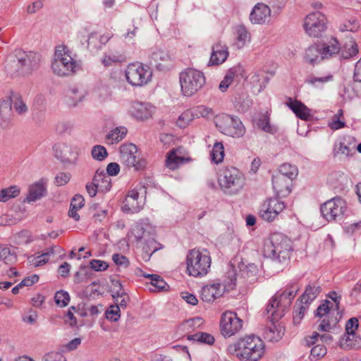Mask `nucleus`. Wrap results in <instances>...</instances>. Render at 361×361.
Listing matches in <instances>:
<instances>
[{
  "label": "nucleus",
  "mask_w": 361,
  "mask_h": 361,
  "mask_svg": "<svg viewBox=\"0 0 361 361\" xmlns=\"http://www.w3.org/2000/svg\"><path fill=\"white\" fill-rule=\"evenodd\" d=\"M144 202L139 200V192L135 188L130 190L126 195L122 206V210L125 212L137 213L143 207Z\"/></svg>",
  "instance_id": "5701e85b"
},
{
  "label": "nucleus",
  "mask_w": 361,
  "mask_h": 361,
  "mask_svg": "<svg viewBox=\"0 0 361 361\" xmlns=\"http://www.w3.org/2000/svg\"><path fill=\"white\" fill-rule=\"evenodd\" d=\"M358 51V46L356 42L351 39L343 47H341V57L343 59H348L355 56Z\"/></svg>",
  "instance_id": "c9c22d12"
},
{
  "label": "nucleus",
  "mask_w": 361,
  "mask_h": 361,
  "mask_svg": "<svg viewBox=\"0 0 361 361\" xmlns=\"http://www.w3.org/2000/svg\"><path fill=\"white\" fill-rule=\"evenodd\" d=\"M320 210L328 221H339L347 211V202L340 197H335L322 204Z\"/></svg>",
  "instance_id": "ddd939ff"
},
{
  "label": "nucleus",
  "mask_w": 361,
  "mask_h": 361,
  "mask_svg": "<svg viewBox=\"0 0 361 361\" xmlns=\"http://www.w3.org/2000/svg\"><path fill=\"white\" fill-rule=\"evenodd\" d=\"M87 91L77 85H69L64 92L63 102L69 107H75L87 96Z\"/></svg>",
  "instance_id": "6ab92c4d"
},
{
  "label": "nucleus",
  "mask_w": 361,
  "mask_h": 361,
  "mask_svg": "<svg viewBox=\"0 0 361 361\" xmlns=\"http://www.w3.org/2000/svg\"><path fill=\"white\" fill-rule=\"evenodd\" d=\"M332 79L333 76L331 75H329L324 77L310 76L306 79V82L318 87L326 82L331 81Z\"/></svg>",
  "instance_id": "864d4df0"
},
{
  "label": "nucleus",
  "mask_w": 361,
  "mask_h": 361,
  "mask_svg": "<svg viewBox=\"0 0 361 361\" xmlns=\"http://www.w3.org/2000/svg\"><path fill=\"white\" fill-rule=\"evenodd\" d=\"M235 262V260L231 261L228 265L227 277L230 280L229 282L222 284L219 281H214L202 288L201 298L203 301L212 302L221 297L226 290L234 288L237 281V270L234 264Z\"/></svg>",
  "instance_id": "39448f33"
},
{
  "label": "nucleus",
  "mask_w": 361,
  "mask_h": 361,
  "mask_svg": "<svg viewBox=\"0 0 361 361\" xmlns=\"http://www.w3.org/2000/svg\"><path fill=\"white\" fill-rule=\"evenodd\" d=\"M304 59L307 63L312 65L322 60L319 44H312L305 50Z\"/></svg>",
  "instance_id": "f704fd0d"
},
{
  "label": "nucleus",
  "mask_w": 361,
  "mask_h": 361,
  "mask_svg": "<svg viewBox=\"0 0 361 361\" xmlns=\"http://www.w3.org/2000/svg\"><path fill=\"white\" fill-rule=\"evenodd\" d=\"M40 61L38 53L16 49L8 56L5 68L10 75L27 76L39 68Z\"/></svg>",
  "instance_id": "f257e3e1"
},
{
  "label": "nucleus",
  "mask_w": 361,
  "mask_h": 361,
  "mask_svg": "<svg viewBox=\"0 0 361 361\" xmlns=\"http://www.w3.org/2000/svg\"><path fill=\"white\" fill-rule=\"evenodd\" d=\"M154 111V107L149 103L133 102L128 109L129 114L137 120L149 118Z\"/></svg>",
  "instance_id": "4be33fe9"
},
{
  "label": "nucleus",
  "mask_w": 361,
  "mask_h": 361,
  "mask_svg": "<svg viewBox=\"0 0 361 361\" xmlns=\"http://www.w3.org/2000/svg\"><path fill=\"white\" fill-rule=\"evenodd\" d=\"M80 68L78 63L71 56V51L67 46L56 47L51 63V69L58 76H69Z\"/></svg>",
  "instance_id": "20e7f679"
},
{
  "label": "nucleus",
  "mask_w": 361,
  "mask_h": 361,
  "mask_svg": "<svg viewBox=\"0 0 361 361\" xmlns=\"http://www.w3.org/2000/svg\"><path fill=\"white\" fill-rule=\"evenodd\" d=\"M326 16L319 11H315L310 13L305 17L304 28L309 36L319 37L326 30Z\"/></svg>",
  "instance_id": "2eb2a0df"
},
{
  "label": "nucleus",
  "mask_w": 361,
  "mask_h": 361,
  "mask_svg": "<svg viewBox=\"0 0 361 361\" xmlns=\"http://www.w3.org/2000/svg\"><path fill=\"white\" fill-rule=\"evenodd\" d=\"M299 290L297 283H290L281 294L276 293L269 301L266 308L267 314L271 313L272 320L279 319L284 315L286 308L291 303Z\"/></svg>",
  "instance_id": "0eeeda50"
},
{
  "label": "nucleus",
  "mask_w": 361,
  "mask_h": 361,
  "mask_svg": "<svg viewBox=\"0 0 361 361\" xmlns=\"http://www.w3.org/2000/svg\"><path fill=\"white\" fill-rule=\"evenodd\" d=\"M171 61V56L167 51L155 49L151 54V63L159 70H164Z\"/></svg>",
  "instance_id": "cd10ccee"
},
{
  "label": "nucleus",
  "mask_w": 361,
  "mask_h": 361,
  "mask_svg": "<svg viewBox=\"0 0 361 361\" xmlns=\"http://www.w3.org/2000/svg\"><path fill=\"white\" fill-rule=\"evenodd\" d=\"M91 154L94 159L102 161L106 158L108 152L104 146L95 145L92 149Z\"/></svg>",
  "instance_id": "8fccbe9b"
},
{
  "label": "nucleus",
  "mask_w": 361,
  "mask_h": 361,
  "mask_svg": "<svg viewBox=\"0 0 361 361\" xmlns=\"http://www.w3.org/2000/svg\"><path fill=\"white\" fill-rule=\"evenodd\" d=\"M114 262L121 267L126 268L129 264V261L126 257L120 254H114L112 256Z\"/></svg>",
  "instance_id": "338daca9"
},
{
  "label": "nucleus",
  "mask_w": 361,
  "mask_h": 361,
  "mask_svg": "<svg viewBox=\"0 0 361 361\" xmlns=\"http://www.w3.org/2000/svg\"><path fill=\"white\" fill-rule=\"evenodd\" d=\"M90 265L91 269L96 271H104L109 267L106 262L99 259H92L90 262Z\"/></svg>",
  "instance_id": "69168bd1"
},
{
  "label": "nucleus",
  "mask_w": 361,
  "mask_h": 361,
  "mask_svg": "<svg viewBox=\"0 0 361 361\" xmlns=\"http://www.w3.org/2000/svg\"><path fill=\"white\" fill-rule=\"evenodd\" d=\"M179 82L182 94L190 97L202 88L205 83V77L202 71L188 68L180 73Z\"/></svg>",
  "instance_id": "1a4fd4ad"
},
{
  "label": "nucleus",
  "mask_w": 361,
  "mask_h": 361,
  "mask_svg": "<svg viewBox=\"0 0 361 361\" xmlns=\"http://www.w3.org/2000/svg\"><path fill=\"white\" fill-rule=\"evenodd\" d=\"M46 194V187L42 181H39L30 186L26 201L35 202Z\"/></svg>",
  "instance_id": "473e14b6"
},
{
  "label": "nucleus",
  "mask_w": 361,
  "mask_h": 361,
  "mask_svg": "<svg viewBox=\"0 0 361 361\" xmlns=\"http://www.w3.org/2000/svg\"><path fill=\"white\" fill-rule=\"evenodd\" d=\"M227 351L241 361H258L264 353L265 345L259 337L251 335L229 345Z\"/></svg>",
  "instance_id": "f03ea898"
},
{
  "label": "nucleus",
  "mask_w": 361,
  "mask_h": 361,
  "mask_svg": "<svg viewBox=\"0 0 361 361\" xmlns=\"http://www.w3.org/2000/svg\"><path fill=\"white\" fill-rule=\"evenodd\" d=\"M235 46L238 49L243 48L247 42L250 40V34L247 29L243 25H238L235 28Z\"/></svg>",
  "instance_id": "72a5a7b5"
},
{
  "label": "nucleus",
  "mask_w": 361,
  "mask_h": 361,
  "mask_svg": "<svg viewBox=\"0 0 361 361\" xmlns=\"http://www.w3.org/2000/svg\"><path fill=\"white\" fill-rule=\"evenodd\" d=\"M228 56V50L226 44L217 42L212 46L209 65L223 63Z\"/></svg>",
  "instance_id": "393cba45"
},
{
  "label": "nucleus",
  "mask_w": 361,
  "mask_h": 361,
  "mask_svg": "<svg viewBox=\"0 0 361 361\" xmlns=\"http://www.w3.org/2000/svg\"><path fill=\"white\" fill-rule=\"evenodd\" d=\"M234 104L238 111L244 113L251 106L252 100L247 94H243L235 98Z\"/></svg>",
  "instance_id": "ea45409f"
},
{
  "label": "nucleus",
  "mask_w": 361,
  "mask_h": 361,
  "mask_svg": "<svg viewBox=\"0 0 361 361\" xmlns=\"http://www.w3.org/2000/svg\"><path fill=\"white\" fill-rule=\"evenodd\" d=\"M322 287L317 283L310 284L306 286L305 292L300 296L302 304L310 305L321 293Z\"/></svg>",
  "instance_id": "2f4dec72"
},
{
  "label": "nucleus",
  "mask_w": 361,
  "mask_h": 361,
  "mask_svg": "<svg viewBox=\"0 0 361 361\" xmlns=\"http://www.w3.org/2000/svg\"><path fill=\"white\" fill-rule=\"evenodd\" d=\"M339 345L344 350L358 348L360 346L358 341L355 339V335L354 334H348L347 333L340 338Z\"/></svg>",
  "instance_id": "e433bc0d"
},
{
  "label": "nucleus",
  "mask_w": 361,
  "mask_h": 361,
  "mask_svg": "<svg viewBox=\"0 0 361 361\" xmlns=\"http://www.w3.org/2000/svg\"><path fill=\"white\" fill-rule=\"evenodd\" d=\"M152 75L149 68L140 63L128 65L126 71V79L133 86L147 84L151 80Z\"/></svg>",
  "instance_id": "4468645a"
},
{
  "label": "nucleus",
  "mask_w": 361,
  "mask_h": 361,
  "mask_svg": "<svg viewBox=\"0 0 361 361\" xmlns=\"http://www.w3.org/2000/svg\"><path fill=\"white\" fill-rule=\"evenodd\" d=\"M267 314L271 324L267 328L264 332L265 338L271 342H276L282 338L284 334V329L280 324H275V322H277L279 319L272 320L271 313Z\"/></svg>",
  "instance_id": "7c9ffc66"
},
{
  "label": "nucleus",
  "mask_w": 361,
  "mask_h": 361,
  "mask_svg": "<svg viewBox=\"0 0 361 361\" xmlns=\"http://www.w3.org/2000/svg\"><path fill=\"white\" fill-rule=\"evenodd\" d=\"M146 278H149L151 279V284L157 290H164L168 287L167 283L163 280L161 276L156 274H144L143 275Z\"/></svg>",
  "instance_id": "de8ad7c7"
},
{
  "label": "nucleus",
  "mask_w": 361,
  "mask_h": 361,
  "mask_svg": "<svg viewBox=\"0 0 361 361\" xmlns=\"http://www.w3.org/2000/svg\"><path fill=\"white\" fill-rule=\"evenodd\" d=\"M285 209V204L278 198L267 200L260 206L259 216L264 221L271 222Z\"/></svg>",
  "instance_id": "f3484780"
},
{
  "label": "nucleus",
  "mask_w": 361,
  "mask_h": 361,
  "mask_svg": "<svg viewBox=\"0 0 361 361\" xmlns=\"http://www.w3.org/2000/svg\"><path fill=\"white\" fill-rule=\"evenodd\" d=\"M234 75V71L233 69H230L219 85V88L221 92H225L228 89V86L233 80Z\"/></svg>",
  "instance_id": "4d7b16f0"
},
{
  "label": "nucleus",
  "mask_w": 361,
  "mask_h": 361,
  "mask_svg": "<svg viewBox=\"0 0 361 361\" xmlns=\"http://www.w3.org/2000/svg\"><path fill=\"white\" fill-rule=\"evenodd\" d=\"M219 183L224 194L233 195L243 190L245 182L243 173L236 168L231 166L222 169Z\"/></svg>",
  "instance_id": "6e6552de"
},
{
  "label": "nucleus",
  "mask_w": 361,
  "mask_h": 361,
  "mask_svg": "<svg viewBox=\"0 0 361 361\" xmlns=\"http://www.w3.org/2000/svg\"><path fill=\"white\" fill-rule=\"evenodd\" d=\"M42 361H66L63 355L56 352L47 353Z\"/></svg>",
  "instance_id": "774afa93"
},
{
  "label": "nucleus",
  "mask_w": 361,
  "mask_h": 361,
  "mask_svg": "<svg viewBox=\"0 0 361 361\" xmlns=\"http://www.w3.org/2000/svg\"><path fill=\"white\" fill-rule=\"evenodd\" d=\"M336 155L352 157L355 153V140L351 136H344L338 140L334 145Z\"/></svg>",
  "instance_id": "412c9836"
},
{
  "label": "nucleus",
  "mask_w": 361,
  "mask_h": 361,
  "mask_svg": "<svg viewBox=\"0 0 361 361\" xmlns=\"http://www.w3.org/2000/svg\"><path fill=\"white\" fill-rule=\"evenodd\" d=\"M220 327L224 337H231L242 329L243 320L238 317L235 312L226 311L221 315Z\"/></svg>",
  "instance_id": "dca6fc26"
},
{
  "label": "nucleus",
  "mask_w": 361,
  "mask_h": 361,
  "mask_svg": "<svg viewBox=\"0 0 361 361\" xmlns=\"http://www.w3.org/2000/svg\"><path fill=\"white\" fill-rule=\"evenodd\" d=\"M55 302L59 306L63 307L68 305L70 301L68 293L63 290L57 291L55 294Z\"/></svg>",
  "instance_id": "5fc2aeb1"
},
{
  "label": "nucleus",
  "mask_w": 361,
  "mask_h": 361,
  "mask_svg": "<svg viewBox=\"0 0 361 361\" xmlns=\"http://www.w3.org/2000/svg\"><path fill=\"white\" fill-rule=\"evenodd\" d=\"M12 109L11 97L6 100H3L0 103V116L6 120L10 118Z\"/></svg>",
  "instance_id": "09e8293b"
},
{
  "label": "nucleus",
  "mask_w": 361,
  "mask_h": 361,
  "mask_svg": "<svg viewBox=\"0 0 361 361\" xmlns=\"http://www.w3.org/2000/svg\"><path fill=\"white\" fill-rule=\"evenodd\" d=\"M127 134V129L125 127H117L111 130L106 135V140L111 143L118 142L122 140Z\"/></svg>",
  "instance_id": "58836bf2"
},
{
  "label": "nucleus",
  "mask_w": 361,
  "mask_h": 361,
  "mask_svg": "<svg viewBox=\"0 0 361 361\" xmlns=\"http://www.w3.org/2000/svg\"><path fill=\"white\" fill-rule=\"evenodd\" d=\"M193 116L192 111L188 110L184 111L176 121L177 126L181 128H185L193 120Z\"/></svg>",
  "instance_id": "603ef678"
},
{
  "label": "nucleus",
  "mask_w": 361,
  "mask_h": 361,
  "mask_svg": "<svg viewBox=\"0 0 361 361\" xmlns=\"http://www.w3.org/2000/svg\"><path fill=\"white\" fill-rule=\"evenodd\" d=\"M360 28V23L357 20H348L343 25H341L340 30L341 32L349 31L352 32H357Z\"/></svg>",
  "instance_id": "052dcab7"
},
{
  "label": "nucleus",
  "mask_w": 361,
  "mask_h": 361,
  "mask_svg": "<svg viewBox=\"0 0 361 361\" xmlns=\"http://www.w3.org/2000/svg\"><path fill=\"white\" fill-rule=\"evenodd\" d=\"M238 267L240 269V274L238 275L239 279H245L250 283L257 280L259 274V269L257 265L253 263L245 265L243 262H241Z\"/></svg>",
  "instance_id": "c85d7f7f"
},
{
  "label": "nucleus",
  "mask_w": 361,
  "mask_h": 361,
  "mask_svg": "<svg viewBox=\"0 0 361 361\" xmlns=\"http://www.w3.org/2000/svg\"><path fill=\"white\" fill-rule=\"evenodd\" d=\"M321 51V59H329L338 54L341 51V45L336 38H331L326 42L319 44Z\"/></svg>",
  "instance_id": "bb28decb"
},
{
  "label": "nucleus",
  "mask_w": 361,
  "mask_h": 361,
  "mask_svg": "<svg viewBox=\"0 0 361 361\" xmlns=\"http://www.w3.org/2000/svg\"><path fill=\"white\" fill-rule=\"evenodd\" d=\"M270 20L271 9L263 3H257L250 14V20L252 24L263 25L269 23Z\"/></svg>",
  "instance_id": "aec40b11"
},
{
  "label": "nucleus",
  "mask_w": 361,
  "mask_h": 361,
  "mask_svg": "<svg viewBox=\"0 0 361 361\" xmlns=\"http://www.w3.org/2000/svg\"><path fill=\"white\" fill-rule=\"evenodd\" d=\"M326 353V348L324 345L317 344L314 345L310 352V356L315 359L324 357Z\"/></svg>",
  "instance_id": "680f3d73"
},
{
  "label": "nucleus",
  "mask_w": 361,
  "mask_h": 361,
  "mask_svg": "<svg viewBox=\"0 0 361 361\" xmlns=\"http://www.w3.org/2000/svg\"><path fill=\"white\" fill-rule=\"evenodd\" d=\"M276 175H283L293 180L298 176V169L295 165L285 163L280 166L279 173Z\"/></svg>",
  "instance_id": "a19ab883"
},
{
  "label": "nucleus",
  "mask_w": 361,
  "mask_h": 361,
  "mask_svg": "<svg viewBox=\"0 0 361 361\" xmlns=\"http://www.w3.org/2000/svg\"><path fill=\"white\" fill-rule=\"evenodd\" d=\"M123 60L122 55L109 54H106L102 60V63L105 66H111L114 63L121 62Z\"/></svg>",
  "instance_id": "e2e57ef3"
},
{
  "label": "nucleus",
  "mask_w": 361,
  "mask_h": 361,
  "mask_svg": "<svg viewBox=\"0 0 361 361\" xmlns=\"http://www.w3.org/2000/svg\"><path fill=\"white\" fill-rule=\"evenodd\" d=\"M12 105L14 109L19 114H23L27 112V107L26 104L22 101L20 96L14 94L11 97Z\"/></svg>",
  "instance_id": "3c124183"
},
{
  "label": "nucleus",
  "mask_w": 361,
  "mask_h": 361,
  "mask_svg": "<svg viewBox=\"0 0 361 361\" xmlns=\"http://www.w3.org/2000/svg\"><path fill=\"white\" fill-rule=\"evenodd\" d=\"M145 245L142 248V259L145 261H148L152 255L157 250V242L155 241L154 245H151L150 243H144Z\"/></svg>",
  "instance_id": "bf43d9fd"
},
{
  "label": "nucleus",
  "mask_w": 361,
  "mask_h": 361,
  "mask_svg": "<svg viewBox=\"0 0 361 361\" xmlns=\"http://www.w3.org/2000/svg\"><path fill=\"white\" fill-rule=\"evenodd\" d=\"M0 260L6 264H11L16 261V255L9 247L0 246Z\"/></svg>",
  "instance_id": "c03bdc74"
},
{
  "label": "nucleus",
  "mask_w": 361,
  "mask_h": 361,
  "mask_svg": "<svg viewBox=\"0 0 361 361\" xmlns=\"http://www.w3.org/2000/svg\"><path fill=\"white\" fill-rule=\"evenodd\" d=\"M224 157V148L221 142H216L212 151V159L216 163H221Z\"/></svg>",
  "instance_id": "a18cd8bd"
},
{
  "label": "nucleus",
  "mask_w": 361,
  "mask_h": 361,
  "mask_svg": "<svg viewBox=\"0 0 361 361\" xmlns=\"http://www.w3.org/2000/svg\"><path fill=\"white\" fill-rule=\"evenodd\" d=\"M28 262L35 267H39L46 264L48 261L42 252L41 254H36L30 256L28 257Z\"/></svg>",
  "instance_id": "13d9d810"
},
{
  "label": "nucleus",
  "mask_w": 361,
  "mask_h": 361,
  "mask_svg": "<svg viewBox=\"0 0 361 361\" xmlns=\"http://www.w3.org/2000/svg\"><path fill=\"white\" fill-rule=\"evenodd\" d=\"M286 104L302 120H310L314 116L312 111L300 101L288 98Z\"/></svg>",
  "instance_id": "a878e982"
},
{
  "label": "nucleus",
  "mask_w": 361,
  "mask_h": 361,
  "mask_svg": "<svg viewBox=\"0 0 361 361\" xmlns=\"http://www.w3.org/2000/svg\"><path fill=\"white\" fill-rule=\"evenodd\" d=\"M120 161L128 167H133L139 171L145 169L147 161L141 157L137 147L133 143L123 144L120 147Z\"/></svg>",
  "instance_id": "f8f14e48"
},
{
  "label": "nucleus",
  "mask_w": 361,
  "mask_h": 361,
  "mask_svg": "<svg viewBox=\"0 0 361 361\" xmlns=\"http://www.w3.org/2000/svg\"><path fill=\"white\" fill-rule=\"evenodd\" d=\"M120 312L118 305H111L106 311V317L111 322H116L121 317Z\"/></svg>",
  "instance_id": "6e6d98bb"
},
{
  "label": "nucleus",
  "mask_w": 361,
  "mask_h": 361,
  "mask_svg": "<svg viewBox=\"0 0 361 361\" xmlns=\"http://www.w3.org/2000/svg\"><path fill=\"white\" fill-rule=\"evenodd\" d=\"M314 315L320 318L324 317L318 326L317 330L328 332L341 319L342 312H340V314H337L336 309L333 307L332 302L326 300L319 305Z\"/></svg>",
  "instance_id": "9b49d317"
},
{
  "label": "nucleus",
  "mask_w": 361,
  "mask_h": 361,
  "mask_svg": "<svg viewBox=\"0 0 361 361\" xmlns=\"http://www.w3.org/2000/svg\"><path fill=\"white\" fill-rule=\"evenodd\" d=\"M216 126L221 133L232 137H241L245 133L242 121L237 116L228 114L219 116L216 121Z\"/></svg>",
  "instance_id": "9d476101"
},
{
  "label": "nucleus",
  "mask_w": 361,
  "mask_h": 361,
  "mask_svg": "<svg viewBox=\"0 0 361 361\" xmlns=\"http://www.w3.org/2000/svg\"><path fill=\"white\" fill-rule=\"evenodd\" d=\"M212 259L206 249H192L186 257L187 271L190 276L202 277L210 270Z\"/></svg>",
  "instance_id": "423d86ee"
},
{
  "label": "nucleus",
  "mask_w": 361,
  "mask_h": 361,
  "mask_svg": "<svg viewBox=\"0 0 361 361\" xmlns=\"http://www.w3.org/2000/svg\"><path fill=\"white\" fill-rule=\"evenodd\" d=\"M186 159L180 156L177 155L176 149H172L168 154L166 159V166L172 170L178 168L179 164H183Z\"/></svg>",
  "instance_id": "4c0bfd02"
},
{
  "label": "nucleus",
  "mask_w": 361,
  "mask_h": 361,
  "mask_svg": "<svg viewBox=\"0 0 361 361\" xmlns=\"http://www.w3.org/2000/svg\"><path fill=\"white\" fill-rule=\"evenodd\" d=\"M44 254L47 261L51 259H55L64 255V250L58 245H53L50 247L46 248L42 251Z\"/></svg>",
  "instance_id": "49530a36"
},
{
  "label": "nucleus",
  "mask_w": 361,
  "mask_h": 361,
  "mask_svg": "<svg viewBox=\"0 0 361 361\" xmlns=\"http://www.w3.org/2000/svg\"><path fill=\"white\" fill-rule=\"evenodd\" d=\"M327 181L330 185L337 187L347 181V176L341 171H333L329 174Z\"/></svg>",
  "instance_id": "79ce46f5"
},
{
  "label": "nucleus",
  "mask_w": 361,
  "mask_h": 361,
  "mask_svg": "<svg viewBox=\"0 0 361 361\" xmlns=\"http://www.w3.org/2000/svg\"><path fill=\"white\" fill-rule=\"evenodd\" d=\"M273 189L279 197H286L291 191L292 180L283 175L272 176Z\"/></svg>",
  "instance_id": "b1692460"
},
{
  "label": "nucleus",
  "mask_w": 361,
  "mask_h": 361,
  "mask_svg": "<svg viewBox=\"0 0 361 361\" xmlns=\"http://www.w3.org/2000/svg\"><path fill=\"white\" fill-rule=\"evenodd\" d=\"M302 305H299L298 307L295 308L293 312V322L295 324H299L300 320L305 315V312L307 311V306H305Z\"/></svg>",
  "instance_id": "0e129e2a"
},
{
  "label": "nucleus",
  "mask_w": 361,
  "mask_h": 361,
  "mask_svg": "<svg viewBox=\"0 0 361 361\" xmlns=\"http://www.w3.org/2000/svg\"><path fill=\"white\" fill-rule=\"evenodd\" d=\"M292 250V241L281 233H271L264 243V256L279 263L286 262Z\"/></svg>",
  "instance_id": "7ed1b4c3"
},
{
  "label": "nucleus",
  "mask_w": 361,
  "mask_h": 361,
  "mask_svg": "<svg viewBox=\"0 0 361 361\" xmlns=\"http://www.w3.org/2000/svg\"><path fill=\"white\" fill-rule=\"evenodd\" d=\"M20 194V189L16 185L4 188L0 191V202H6L11 198L17 197Z\"/></svg>",
  "instance_id": "37998d69"
},
{
  "label": "nucleus",
  "mask_w": 361,
  "mask_h": 361,
  "mask_svg": "<svg viewBox=\"0 0 361 361\" xmlns=\"http://www.w3.org/2000/svg\"><path fill=\"white\" fill-rule=\"evenodd\" d=\"M93 183L96 188H99V192H106L111 188V179L104 170L98 169L92 179Z\"/></svg>",
  "instance_id": "c756f323"
},
{
  "label": "nucleus",
  "mask_w": 361,
  "mask_h": 361,
  "mask_svg": "<svg viewBox=\"0 0 361 361\" xmlns=\"http://www.w3.org/2000/svg\"><path fill=\"white\" fill-rule=\"evenodd\" d=\"M129 237H133L137 243H148L154 245V229L148 224L145 222L137 223L132 229Z\"/></svg>",
  "instance_id": "a211bd4d"
}]
</instances>
